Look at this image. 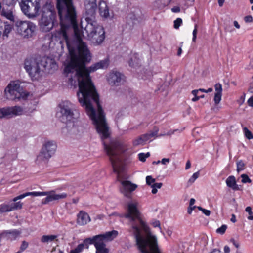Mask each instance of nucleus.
<instances>
[{
	"instance_id": "nucleus-57",
	"label": "nucleus",
	"mask_w": 253,
	"mask_h": 253,
	"mask_svg": "<svg viewBox=\"0 0 253 253\" xmlns=\"http://www.w3.org/2000/svg\"><path fill=\"white\" fill-rule=\"evenodd\" d=\"M152 224L154 227H158L160 228V229H161L160 222L159 220L154 221L152 222Z\"/></svg>"
},
{
	"instance_id": "nucleus-10",
	"label": "nucleus",
	"mask_w": 253,
	"mask_h": 253,
	"mask_svg": "<svg viewBox=\"0 0 253 253\" xmlns=\"http://www.w3.org/2000/svg\"><path fill=\"white\" fill-rule=\"evenodd\" d=\"M136 245L142 253H160L157 238L151 233L137 241Z\"/></svg>"
},
{
	"instance_id": "nucleus-34",
	"label": "nucleus",
	"mask_w": 253,
	"mask_h": 253,
	"mask_svg": "<svg viewBox=\"0 0 253 253\" xmlns=\"http://www.w3.org/2000/svg\"><path fill=\"white\" fill-rule=\"evenodd\" d=\"M96 249V253H109V250L107 248L106 246H101L97 248H95Z\"/></svg>"
},
{
	"instance_id": "nucleus-47",
	"label": "nucleus",
	"mask_w": 253,
	"mask_h": 253,
	"mask_svg": "<svg viewBox=\"0 0 253 253\" xmlns=\"http://www.w3.org/2000/svg\"><path fill=\"white\" fill-rule=\"evenodd\" d=\"M197 28H198V25L197 24H195L194 29L193 31V33H192V34H193L192 41L193 42H195L196 41V39L197 38Z\"/></svg>"
},
{
	"instance_id": "nucleus-8",
	"label": "nucleus",
	"mask_w": 253,
	"mask_h": 253,
	"mask_svg": "<svg viewBox=\"0 0 253 253\" xmlns=\"http://www.w3.org/2000/svg\"><path fill=\"white\" fill-rule=\"evenodd\" d=\"M28 196H46V197L42 200V204L43 205H45L52 201H59L60 199H65L67 197V194L66 193L57 194L55 190H51L49 191L45 192H28L14 198L13 201H16V200L23 199Z\"/></svg>"
},
{
	"instance_id": "nucleus-42",
	"label": "nucleus",
	"mask_w": 253,
	"mask_h": 253,
	"mask_svg": "<svg viewBox=\"0 0 253 253\" xmlns=\"http://www.w3.org/2000/svg\"><path fill=\"white\" fill-rule=\"evenodd\" d=\"M227 228V226L226 225H222L220 227H219L216 229V232L217 233H219L220 234H223L225 233Z\"/></svg>"
},
{
	"instance_id": "nucleus-64",
	"label": "nucleus",
	"mask_w": 253,
	"mask_h": 253,
	"mask_svg": "<svg viewBox=\"0 0 253 253\" xmlns=\"http://www.w3.org/2000/svg\"><path fill=\"white\" fill-rule=\"evenodd\" d=\"M230 220L231 222H232L233 223H235L236 222V216L234 214H232V216H231Z\"/></svg>"
},
{
	"instance_id": "nucleus-27",
	"label": "nucleus",
	"mask_w": 253,
	"mask_h": 253,
	"mask_svg": "<svg viewBox=\"0 0 253 253\" xmlns=\"http://www.w3.org/2000/svg\"><path fill=\"white\" fill-rule=\"evenodd\" d=\"M12 211L10 204H2L0 205V213Z\"/></svg>"
},
{
	"instance_id": "nucleus-13",
	"label": "nucleus",
	"mask_w": 253,
	"mask_h": 253,
	"mask_svg": "<svg viewBox=\"0 0 253 253\" xmlns=\"http://www.w3.org/2000/svg\"><path fill=\"white\" fill-rule=\"evenodd\" d=\"M57 145L54 141L45 142L37 156V162L38 163H46L54 154Z\"/></svg>"
},
{
	"instance_id": "nucleus-20",
	"label": "nucleus",
	"mask_w": 253,
	"mask_h": 253,
	"mask_svg": "<svg viewBox=\"0 0 253 253\" xmlns=\"http://www.w3.org/2000/svg\"><path fill=\"white\" fill-rule=\"evenodd\" d=\"M124 75L117 71L110 72L108 77V82L111 86H118L123 81Z\"/></svg>"
},
{
	"instance_id": "nucleus-11",
	"label": "nucleus",
	"mask_w": 253,
	"mask_h": 253,
	"mask_svg": "<svg viewBox=\"0 0 253 253\" xmlns=\"http://www.w3.org/2000/svg\"><path fill=\"white\" fill-rule=\"evenodd\" d=\"M41 0H22L19 6L23 13L29 18H34L39 15Z\"/></svg>"
},
{
	"instance_id": "nucleus-2",
	"label": "nucleus",
	"mask_w": 253,
	"mask_h": 253,
	"mask_svg": "<svg viewBox=\"0 0 253 253\" xmlns=\"http://www.w3.org/2000/svg\"><path fill=\"white\" fill-rule=\"evenodd\" d=\"M65 42L68 49L71 59L70 62L65 66L63 73L67 77L69 73L76 72L75 75L78 77L79 83L78 92H80V84L86 79L85 76L79 75L78 72L79 69L84 71L86 70L85 63L90 61L91 54L86 44L83 40L65 41Z\"/></svg>"
},
{
	"instance_id": "nucleus-30",
	"label": "nucleus",
	"mask_w": 253,
	"mask_h": 253,
	"mask_svg": "<svg viewBox=\"0 0 253 253\" xmlns=\"http://www.w3.org/2000/svg\"><path fill=\"white\" fill-rule=\"evenodd\" d=\"M237 171L239 173L240 171L243 170L245 169V164L244 162L240 160L237 162Z\"/></svg>"
},
{
	"instance_id": "nucleus-51",
	"label": "nucleus",
	"mask_w": 253,
	"mask_h": 253,
	"mask_svg": "<svg viewBox=\"0 0 253 253\" xmlns=\"http://www.w3.org/2000/svg\"><path fill=\"white\" fill-rule=\"evenodd\" d=\"M231 243H232L233 245L237 248H239L240 247V244L239 242L236 241L234 238H231L230 240Z\"/></svg>"
},
{
	"instance_id": "nucleus-17",
	"label": "nucleus",
	"mask_w": 253,
	"mask_h": 253,
	"mask_svg": "<svg viewBox=\"0 0 253 253\" xmlns=\"http://www.w3.org/2000/svg\"><path fill=\"white\" fill-rule=\"evenodd\" d=\"M23 111L22 108L18 106L0 108V118L20 115Z\"/></svg>"
},
{
	"instance_id": "nucleus-38",
	"label": "nucleus",
	"mask_w": 253,
	"mask_h": 253,
	"mask_svg": "<svg viewBox=\"0 0 253 253\" xmlns=\"http://www.w3.org/2000/svg\"><path fill=\"white\" fill-rule=\"evenodd\" d=\"M222 93H215L214 96V102L215 105H218L221 100Z\"/></svg>"
},
{
	"instance_id": "nucleus-21",
	"label": "nucleus",
	"mask_w": 253,
	"mask_h": 253,
	"mask_svg": "<svg viewBox=\"0 0 253 253\" xmlns=\"http://www.w3.org/2000/svg\"><path fill=\"white\" fill-rule=\"evenodd\" d=\"M56 11L54 5L48 2L43 5L42 8L41 16L56 18Z\"/></svg>"
},
{
	"instance_id": "nucleus-44",
	"label": "nucleus",
	"mask_w": 253,
	"mask_h": 253,
	"mask_svg": "<svg viewBox=\"0 0 253 253\" xmlns=\"http://www.w3.org/2000/svg\"><path fill=\"white\" fill-rule=\"evenodd\" d=\"M146 181L147 185L151 186L152 184L155 182V179L151 176H147L146 177Z\"/></svg>"
},
{
	"instance_id": "nucleus-24",
	"label": "nucleus",
	"mask_w": 253,
	"mask_h": 253,
	"mask_svg": "<svg viewBox=\"0 0 253 253\" xmlns=\"http://www.w3.org/2000/svg\"><path fill=\"white\" fill-rule=\"evenodd\" d=\"M226 183L227 187L234 191L240 190L239 186L236 183V178L233 175L229 176L227 178Z\"/></svg>"
},
{
	"instance_id": "nucleus-62",
	"label": "nucleus",
	"mask_w": 253,
	"mask_h": 253,
	"mask_svg": "<svg viewBox=\"0 0 253 253\" xmlns=\"http://www.w3.org/2000/svg\"><path fill=\"white\" fill-rule=\"evenodd\" d=\"M209 253H221V251L218 249H213Z\"/></svg>"
},
{
	"instance_id": "nucleus-54",
	"label": "nucleus",
	"mask_w": 253,
	"mask_h": 253,
	"mask_svg": "<svg viewBox=\"0 0 253 253\" xmlns=\"http://www.w3.org/2000/svg\"><path fill=\"white\" fill-rule=\"evenodd\" d=\"M162 185H163L162 183H161V182L154 183L151 186V187H153L157 189L161 188V187L162 186Z\"/></svg>"
},
{
	"instance_id": "nucleus-53",
	"label": "nucleus",
	"mask_w": 253,
	"mask_h": 253,
	"mask_svg": "<svg viewBox=\"0 0 253 253\" xmlns=\"http://www.w3.org/2000/svg\"><path fill=\"white\" fill-rule=\"evenodd\" d=\"M226 32L231 33L234 31V29L232 28L231 25H227L224 28Z\"/></svg>"
},
{
	"instance_id": "nucleus-33",
	"label": "nucleus",
	"mask_w": 253,
	"mask_h": 253,
	"mask_svg": "<svg viewBox=\"0 0 253 253\" xmlns=\"http://www.w3.org/2000/svg\"><path fill=\"white\" fill-rule=\"evenodd\" d=\"M150 154L149 152L146 153H140L138 154V159L140 161L144 162L146 161V158L150 157Z\"/></svg>"
},
{
	"instance_id": "nucleus-12",
	"label": "nucleus",
	"mask_w": 253,
	"mask_h": 253,
	"mask_svg": "<svg viewBox=\"0 0 253 253\" xmlns=\"http://www.w3.org/2000/svg\"><path fill=\"white\" fill-rule=\"evenodd\" d=\"M17 32L24 38H32L35 35L36 25L30 21L19 19L14 24Z\"/></svg>"
},
{
	"instance_id": "nucleus-23",
	"label": "nucleus",
	"mask_w": 253,
	"mask_h": 253,
	"mask_svg": "<svg viewBox=\"0 0 253 253\" xmlns=\"http://www.w3.org/2000/svg\"><path fill=\"white\" fill-rule=\"evenodd\" d=\"M98 9L100 15L104 18L109 16V8L107 3L104 1H100L99 3Z\"/></svg>"
},
{
	"instance_id": "nucleus-7",
	"label": "nucleus",
	"mask_w": 253,
	"mask_h": 253,
	"mask_svg": "<svg viewBox=\"0 0 253 253\" xmlns=\"http://www.w3.org/2000/svg\"><path fill=\"white\" fill-rule=\"evenodd\" d=\"M86 25L84 28L83 33H85L87 38L95 45L101 44L105 38V32L102 26L97 24L95 18H92L91 21L85 19Z\"/></svg>"
},
{
	"instance_id": "nucleus-31",
	"label": "nucleus",
	"mask_w": 253,
	"mask_h": 253,
	"mask_svg": "<svg viewBox=\"0 0 253 253\" xmlns=\"http://www.w3.org/2000/svg\"><path fill=\"white\" fill-rule=\"evenodd\" d=\"M17 201V200H16V202ZM13 201L15 202V201H14L13 200ZM10 205H11L12 210V211H15V210H16L18 209H21L22 208L23 204L20 202H17L12 203L10 204Z\"/></svg>"
},
{
	"instance_id": "nucleus-40",
	"label": "nucleus",
	"mask_w": 253,
	"mask_h": 253,
	"mask_svg": "<svg viewBox=\"0 0 253 253\" xmlns=\"http://www.w3.org/2000/svg\"><path fill=\"white\" fill-rule=\"evenodd\" d=\"M174 28L177 29L179 28L181 25L182 24V20L180 18H177L174 21Z\"/></svg>"
},
{
	"instance_id": "nucleus-58",
	"label": "nucleus",
	"mask_w": 253,
	"mask_h": 253,
	"mask_svg": "<svg viewBox=\"0 0 253 253\" xmlns=\"http://www.w3.org/2000/svg\"><path fill=\"white\" fill-rule=\"evenodd\" d=\"M170 162V159L169 158H163L161 161V163L163 165H166L167 163H169Z\"/></svg>"
},
{
	"instance_id": "nucleus-52",
	"label": "nucleus",
	"mask_w": 253,
	"mask_h": 253,
	"mask_svg": "<svg viewBox=\"0 0 253 253\" xmlns=\"http://www.w3.org/2000/svg\"><path fill=\"white\" fill-rule=\"evenodd\" d=\"M244 20L246 23H251L253 22V19L251 15H248L244 17Z\"/></svg>"
},
{
	"instance_id": "nucleus-63",
	"label": "nucleus",
	"mask_w": 253,
	"mask_h": 253,
	"mask_svg": "<svg viewBox=\"0 0 253 253\" xmlns=\"http://www.w3.org/2000/svg\"><path fill=\"white\" fill-rule=\"evenodd\" d=\"M190 167H191V163L189 161H188L186 164L185 169H188L190 168Z\"/></svg>"
},
{
	"instance_id": "nucleus-32",
	"label": "nucleus",
	"mask_w": 253,
	"mask_h": 253,
	"mask_svg": "<svg viewBox=\"0 0 253 253\" xmlns=\"http://www.w3.org/2000/svg\"><path fill=\"white\" fill-rule=\"evenodd\" d=\"M243 132L245 137L249 140L253 139V134L247 127L243 128Z\"/></svg>"
},
{
	"instance_id": "nucleus-35",
	"label": "nucleus",
	"mask_w": 253,
	"mask_h": 253,
	"mask_svg": "<svg viewBox=\"0 0 253 253\" xmlns=\"http://www.w3.org/2000/svg\"><path fill=\"white\" fill-rule=\"evenodd\" d=\"M84 246H88V245H94V236L92 238H85L83 242Z\"/></svg>"
},
{
	"instance_id": "nucleus-6",
	"label": "nucleus",
	"mask_w": 253,
	"mask_h": 253,
	"mask_svg": "<svg viewBox=\"0 0 253 253\" xmlns=\"http://www.w3.org/2000/svg\"><path fill=\"white\" fill-rule=\"evenodd\" d=\"M24 68L32 81H38L42 76L45 69H57L58 65L51 58L46 56H39L35 58L26 59L24 62Z\"/></svg>"
},
{
	"instance_id": "nucleus-29",
	"label": "nucleus",
	"mask_w": 253,
	"mask_h": 253,
	"mask_svg": "<svg viewBox=\"0 0 253 253\" xmlns=\"http://www.w3.org/2000/svg\"><path fill=\"white\" fill-rule=\"evenodd\" d=\"M171 1V0H157L156 3L158 5L159 8L162 9L168 5Z\"/></svg>"
},
{
	"instance_id": "nucleus-25",
	"label": "nucleus",
	"mask_w": 253,
	"mask_h": 253,
	"mask_svg": "<svg viewBox=\"0 0 253 253\" xmlns=\"http://www.w3.org/2000/svg\"><path fill=\"white\" fill-rule=\"evenodd\" d=\"M159 131V128L157 126L154 128V131H150L149 133L141 135L144 142H146L153 137H157Z\"/></svg>"
},
{
	"instance_id": "nucleus-60",
	"label": "nucleus",
	"mask_w": 253,
	"mask_h": 253,
	"mask_svg": "<svg viewBox=\"0 0 253 253\" xmlns=\"http://www.w3.org/2000/svg\"><path fill=\"white\" fill-rule=\"evenodd\" d=\"M245 211L249 213V215H252L253 212L252 211V208L251 207L248 206L246 207Z\"/></svg>"
},
{
	"instance_id": "nucleus-59",
	"label": "nucleus",
	"mask_w": 253,
	"mask_h": 253,
	"mask_svg": "<svg viewBox=\"0 0 253 253\" xmlns=\"http://www.w3.org/2000/svg\"><path fill=\"white\" fill-rule=\"evenodd\" d=\"M248 103L250 106L253 107V95L248 100Z\"/></svg>"
},
{
	"instance_id": "nucleus-41",
	"label": "nucleus",
	"mask_w": 253,
	"mask_h": 253,
	"mask_svg": "<svg viewBox=\"0 0 253 253\" xmlns=\"http://www.w3.org/2000/svg\"><path fill=\"white\" fill-rule=\"evenodd\" d=\"M199 172L197 171L194 173L193 174L192 176L189 178L188 180V183H190L191 184L193 183L196 179L199 176Z\"/></svg>"
},
{
	"instance_id": "nucleus-5",
	"label": "nucleus",
	"mask_w": 253,
	"mask_h": 253,
	"mask_svg": "<svg viewBox=\"0 0 253 253\" xmlns=\"http://www.w3.org/2000/svg\"><path fill=\"white\" fill-rule=\"evenodd\" d=\"M138 203L136 201L127 203L126 213L124 217L128 221V224L130 227L129 231L132 232L135 236L136 242H140V240L144 237L141 234L143 230L146 236L150 235V229L142 217L141 213L138 209Z\"/></svg>"
},
{
	"instance_id": "nucleus-50",
	"label": "nucleus",
	"mask_w": 253,
	"mask_h": 253,
	"mask_svg": "<svg viewBox=\"0 0 253 253\" xmlns=\"http://www.w3.org/2000/svg\"><path fill=\"white\" fill-rule=\"evenodd\" d=\"M28 246V243L27 242L23 241L22 243V244L21 245L20 247V250L21 252H23L27 248Z\"/></svg>"
},
{
	"instance_id": "nucleus-3",
	"label": "nucleus",
	"mask_w": 253,
	"mask_h": 253,
	"mask_svg": "<svg viewBox=\"0 0 253 253\" xmlns=\"http://www.w3.org/2000/svg\"><path fill=\"white\" fill-rule=\"evenodd\" d=\"M100 135L101 136V135L100 134ZM101 138L102 140L104 149L107 155L109 157L113 172L118 174V180L122 185L120 191L125 197L131 199L132 198L131 193L136 190L138 185L132 183L130 181L122 180L119 178L120 173L123 170L122 162L120 155L127 150V146L125 143L119 141H111L108 145L104 141V139H107V138L103 139L102 137Z\"/></svg>"
},
{
	"instance_id": "nucleus-56",
	"label": "nucleus",
	"mask_w": 253,
	"mask_h": 253,
	"mask_svg": "<svg viewBox=\"0 0 253 253\" xmlns=\"http://www.w3.org/2000/svg\"><path fill=\"white\" fill-rule=\"evenodd\" d=\"M171 11L173 13H178L180 11V8L179 6H174L171 8Z\"/></svg>"
},
{
	"instance_id": "nucleus-4",
	"label": "nucleus",
	"mask_w": 253,
	"mask_h": 253,
	"mask_svg": "<svg viewBox=\"0 0 253 253\" xmlns=\"http://www.w3.org/2000/svg\"><path fill=\"white\" fill-rule=\"evenodd\" d=\"M57 8L60 18L61 28L58 32L60 38L64 41H73L69 37L70 30L73 29L75 40H82L77 21V14L72 0L57 1Z\"/></svg>"
},
{
	"instance_id": "nucleus-15",
	"label": "nucleus",
	"mask_w": 253,
	"mask_h": 253,
	"mask_svg": "<svg viewBox=\"0 0 253 253\" xmlns=\"http://www.w3.org/2000/svg\"><path fill=\"white\" fill-rule=\"evenodd\" d=\"M118 235V232L113 230L111 231L106 232L104 234L94 236L95 248L106 246V242L113 240Z\"/></svg>"
},
{
	"instance_id": "nucleus-37",
	"label": "nucleus",
	"mask_w": 253,
	"mask_h": 253,
	"mask_svg": "<svg viewBox=\"0 0 253 253\" xmlns=\"http://www.w3.org/2000/svg\"><path fill=\"white\" fill-rule=\"evenodd\" d=\"M144 143V142L141 136H140L138 138L133 141V145L134 146H136L139 145H143Z\"/></svg>"
},
{
	"instance_id": "nucleus-46",
	"label": "nucleus",
	"mask_w": 253,
	"mask_h": 253,
	"mask_svg": "<svg viewBox=\"0 0 253 253\" xmlns=\"http://www.w3.org/2000/svg\"><path fill=\"white\" fill-rule=\"evenodd\" d=\"M0 236L1 239L5 238L8 240L10 238L8 231H3L1 233H0Z\"/></svg>"
},
{
	"instance_id": "nucleus-19",
	"label": "nucleus",
	"mask_w": 253,
	"mask_h": 253,
	"mask_svg": "<svg viewBox=\"0 0 253 253\" xmlns=\"http://www.w3.org/2000/svg\"><path fill=\"white\" fill-rule=\"evenodd\" d=\"M14 9L13 6L9 5H3L1 11V15L13 23L12 25L13 27L14 24L16 22L18 18L14 14Z\"/></svg>"
},
{
	"instance_id": "nucleus-48",
	"label": "nucleus",
	"mask_w": 253,
	"mask_h": 253,
	"mask_svg": "<svg viewBox=\"0 0 253 253\" xmlns=\"http://www.w3.org/2000/svg\"><path fill=\"white\" fill-rule=\"evenodd\" d=\"M197 208L199 211H202V212L206 216H209L211 214V211L210 210L204 209L200 206L197 207Z\"/></svg>"
},
{
	"instance_id": "nucleus-9",
	"label": "nucleus",
	"mask_w": 253,
	"mask_h": 253,
	"mask_svg": "<svg viewBox=\"0 0 253 253\" xmlns=\"http://www.w3.org/2000/svg\"><path fill=\"white\" fill-rule=\"evenodd\" d=\"M5 97L9 100H14L21 98L25 99L29 95V93L24 91L22 87L20 86L19 80L11 81L4 90Z\"/></svg>"
},
{
	"instance_id": "nucleus-43",
	"label": "nucleus",
	"mask_w": 253,
	"mask_h": 253,
	"mask_svg": "<svg viewBox=\"0 0 253 253\" xmlns=\"http://www.w3.org/2000/svg\"><path fill=\"white\" fill-rule=\"evenodd\" d=\"M215 93H222V86L221 84L217 83L214 85Z\"/></svg>"
},
{
	"instance_id": "nucleus-18",
	"label": "nucleus",
	"mask_w": 253,
	"mask_h": 253,
	"mask_svg": "<svg viewBox=\"0 0 253 253\" xmlns=\"http://www.w3.org/2000/svg\"><path fill=\"white\" fill-rule=\"evenodd\" d=\"M57 24L56 18L41 16L39 24L40 28L43 32L50 31Z\"/></svg>"
},
{
	"instance_id": "nucleus-45",
	"label": "nucleus",
	"mask_w": 253,
	"mask_h": 253,
	"mask_svg": "<svg viewBox=\"0 0 253 253\" xmlns=\"http://www.w3.org/2000/svg\"><path fill=\"white\" fill-rule=\"evenodd\" d=\"M198 93V90H193L192 91V94L194 96V97L192 99V101L193 102H196L200 99V97L197 96V94Z\"/></svg>"
},
{
	"instance_id": "nucleus-61",
	"label": "nucleus",
	"mask_w": 253,
	"mask_h": 253,
	"mask_svg": "<svg viewBox=\"0 0 253 253\" xmlns=\"http://www.w3.org/2000/svg\"><path fill=\"white\" fill-rule=\"evenodd\" d=\"M230 252V249L229 246H225L224 247V253H229Z\"/></svg>"
},
{
	"instance_id": "nucleus-26",
	"label": "nucleus",
	"mask_w": 253,
	"mask_h": 253,
	"mask_svg": "<svg viewBox=\"0 0 253 253\" xmlns=\"http://www.w3.org/2000/svg\"><path fill=\"white\" fill-rule=\"evenodd\" d=\"M129 65L130 67H136L138 66L140 64V60L138 57L137 54H134L130 58L128 62Z\"/></svg>"
},
{
	"instance_id": "nucleus-16",
	"label": "nucleus",
	"mask_w": 253,
	"mask_h": 253,
	"mask_svg": "<svg viewBox=\"0 0 253 253\" xmlns=\"http://www.w3.org/2000/svg\"><path fill=\"white\" fill-rule=\"evenodd\" d=\"M84 6L85 9L84 18L91 21L92 18H95L97 9L96 0H85Z\"/></svg>"
},
{
	"instance_id": "nucleus-39",
	"label": "nucleus",
	"mask_w": 253,
	"mask_h": 253,
	"mask_svg": "<svg viewBox=\"0 0 253 253\" xmlns=\"http://www.w3.org/2000/svg\"><path fill=\"white\" fill-rule=\"evenodd\" d=\"M241 177L242 178V182L243 183H251L252 180L249 178V177L246 174H242L241 175Z\"/></svg>"
},
{
	"instance_id": "nucleus-14",
	"label": "nucleus",
	"mask_w": 253,
	"mask_h": 253,
	"mask_svg": "<svg viewBox=\"0 0 253 253\" xmlns=\"http://www.w3.org/2000/svg\"><path fill=\"white\" fill-rule=\"evenodd\" d=\"M59 106L60 110L58 115L60 121L66 124L73 122L74 119L73 104L68 101H64L59 104Z\"/></svg>"
},
{
	"instance_id": "nucleus-36",
	"label": "nucleus",
	"mask_w": 253,
	"mask_h": 253,
	"mask_svg": "<svg viewBox=\"0 0 253 253\" xmlns=\"http://www.w3.org/2000/svg\"><path fill=\"white\" fill-rule=\"evenodd\" d=\"M84 249V244H80L74 250H71L69 253H80Z\"/></svg>"
},
{
	"instance_id": "nucleus-1",
	"label": "nucleus",
	"mask_w": 253,
	"mask_h": 253,
	"mask_svg": "<svg viewBox=\"0 0 253 253\" xmlns=\"http://www.w3.org/2000/svg\"><path fill=\"white\" fill-rule=\"evenodd\" d=\"M109 64L108 59L98 62L85 70L79 69L78 74L82 76H85V80L80 84V92H77L79 102L84 107L87 114L93 121L97 132L101 135L102 138L109 137V126H108L104 111L99 102V97L95 87L93 84L90 73L99 69H106Z\"/></svg>"
},
{
	"instance_id": "nucleus-28",
	"label": "nucleus",
	"mask_w": 253,
	"mask_h": 253,
	"mask_svg": "<svg viewBox=\"0 0 253 253\" xmlns=\"http://www.w3.org/2000/svg\"><path fill=\"white\" fill-rule=\"evenodd\" d=\"M57 237V235H43L41 238V242L43 243H46L48 242H52Z\"/></svg>"
},
{
	"instance_id": "nucleus-49",
	"label": "nucleus",
	"mask_w": 253,
	"mask_h": 253,
	"mask_svg": "<svg viewBox=\"0 0 253 253\" xmlns=\"http://www.w3.org/2000/svg\"><path fill=\"white\" fill-rule=\"evenodd\" d=\"M9 235H12L14 237H16L20 234V232L17 230L14 229L12 230H8Z\"/></svg>"
},
{
	"instance_id": "nucleus-55",
	"label": "nucleus",
	"mask_w": 253,
	"mask_h": 253,
	"mask_svg": "<svg viewBox=\"0 0 253 253\" xmlns=\"http://www.w3.org/2000/svg\"><path fill=\"white\" fill-rule=\"evenodd\" d=\"M196 208L195 206H190L188 207L187 209V212L188 214H191L193 210Z\"/></svg>"
},
{
	"instance_id": "nucleus-22",
	"label": "nucleus",
	"mask_w": 253,
	"mask_h": 253,
	"mask_svg": "<svg viewBox=\"0 0 253 253\" xmlns=\"http://www.w3.org/2000/svg\"><path fill=\"white\" fill-rule=\"evenodd\" d=\"M91 219L89 215L84 211H81L77 214V223L81 226L87 224Z\"/></svg>"
}]
</instances>
